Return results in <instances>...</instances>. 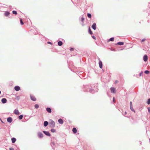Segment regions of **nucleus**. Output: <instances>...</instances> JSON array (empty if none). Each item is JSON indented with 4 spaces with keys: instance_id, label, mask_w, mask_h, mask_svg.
I'll list each match as a JSON object with an SVG mask.
<instances>
[{
    "instance_id": "f257e3e1",
    "label": "nucleus",
    "mask_w": 150,
    "mask_h": 150,
    "mask_svg": "<svg viewBox=\"0 0 150 150\" xmlns=\"http://www.w3.org/2000/svg\"><path fill=\"white\" fill-rule=\"evenodd\" d=\"M49 125L50 127H54L55 126V123L54 121L51 120L49 122Z\"/></svg>"
},
{
    "instance_id": "f03ea898",
    "label": "nucleus",
    "mask_w": 150,
    "mask_h": 150,
    "mask_svg": "<svg viewBox=\"0 0 150 150\" xmlns=\"http://www.w3.org/2000/svg\"><path fill=\"white\" fill-rule=\"evenodd\" d=\"M38 136L40 138H42L43 137V134L40 132H38L37 134Z\"/></svg>"
},
{
    "instance_id": "7ed1b4c3",
    "label": "nucleus",
    "mask_w": 150,
    "mask_h": 150,
    "mask_svg": "<svg viewBox=\"0 0 150 150\" xmlns=\"http://www.w3.org/2000/svg\"><path fill=\"white\" fill-rule=\"evenodd\" d=\"M130 109L132 111H133L134 112V110L132 107V103L131 101L130 102Z\"/></svg>"
},
{
    "instance_id": "20e7f679",
    "label": "nucleus",
    "mask_w": 150,
    "mask_h": 150,
    "mask_svg": "<svg viewBox=\"0 0 150 150\" xmlns=\"http://www.w3.org/2000/svg\"><path fill=\"white\" fill-rule=\"evenodd\" d=\"M30 96L31 99L32 100L35 101L36 100V99L34 96L30 95Z\"/></svg>"
},
{
    "instance_id": "39448f33",
    "label": "nucleus",
    "mask_w": 150,
    "mask_h": 150,
    "mask_svg": "<svg viewBox=\"0 0 150 150\" xmlns=\"http://www.w3.org/2000/svg\"><path fill=\"white\" fill-rule=\"evenodd\" d=\"M148 59V57L147 55H145L143 57V60H144L146 62Z\"/></svg>"
},
{
    "instance_id": "423d86ee",
    "label": "nucleus",
    "mask_w": 150,
    "mask_h": 150,
    "mask_svg": "<svg viewBox=\"0 0 150 150\" xmlns=\"http://www.w3.org/2000/svg\"><path fill=\"white\" fill-rule=\"evenodd\" d=\"M110 90L112 93H115V89L113 87H111L110 88Z\"/></svg>"
},
{
    "instance_id": "0eeeda50",
    "label": "nucleus",
    "mask_w": 150,
    "mask_h": 150,
    "mask_svg": "<svg viewBox=\"0 0 150 150\" xmlns=\"http://www.w3.org/2000/svg\"><path fill=\"white\" fill-rule=\"evenodd\" d=\"M43 132L46 135L48 136H50V134L48 132L44 131Z\"/></svg>"
},
{
    "instance_id": "6e6552de",
    "label": "nucleus",
    "mask_w": 150,
    "mask_h": 150,
    "mask_svg": "<svg viewBox=\"0 0 150 150\" xmlns=\"http://www.w3.org/2000/svg\"><path fill=\"white\" fill-rule=\"evenodd\" d=\"M99 64L100 68L102 69L103 68V64L101 61H99Z\"/></svg>"
},
{
    "instance_id": "1a4fd4ad",
    "label": "nucleus",
    "mask_w": 150,
    "mask_h": 150,
    "mask_svg": "<svg viewBox=\"0 0 150 150\" xmlns=\"http://www.w3.org/2000/svg\"><path fill=\"white\" fill-rule=\"evenodd\" d=\"M14 89L16 91H18L20 89V88L19 86H16Z\"/></svg>"
},
{
    "instance_id": "9d476101",
    "label": "nucleus",
    "mask_w": 150,
    "mask_h": 150,
    "mask_svg": "<svg viewBox=\"0 0 150 150\" xmlns=\"http://www.w3.org/2000/svg\"><path fill=\"white\" fill-rule=\"evenodd\" d=\"M12 119L11 117H9L7 119V121L10 123H11L12 122Z\"/></svg>"
},
{
    "instance_id": "9b49d317",
    "label": "nucleus",
    "mask_w": 150,
    "mask_h": 150,
    "mask_svg": "<svg viewBox=\"0 0 150 150\" xmlns=\"http://www.w3.org/2000/svg\"><path fill=\"white\" fill-rule=\"evenodd\" d=\"M96 24L95 23H93L92 26V28L94 30H95L96 29Z\"/></svg>"
},
{
    "instance_id": "f8f14e48",
    "label": "nucleus",
    "mask_w": 150,
    "mask_h": 150,
    "mask_svg": "<svg viewBox=\"0 0 150 150\" xmlns=\"http://www.w3.org/2000/svg\"><path fill=\"white\" fill-rule=\"evenodd\" d=\"M1 102L3 103H6L7 102L6 99L4 98L1 99Z\"/></svg>"
},
{
    "instance_id": "ddd939ff",
    "label": "nucleus",
    "mask_w": 150,
    "mask_h": 150,
    "mask_svg": "<svg viewBox=\"0 0 150 150\" xmlns=\"http://www.w3.org/2000/svg\"><path fill=\"white\" fill-rule=\"evenodd\" d=\"M14 113L16 115H18L20 114V112L18 110H14Z\"/></svg>"
},
{
    "instance_id": "4468645a",
    "label": "nucleus",
    "mask_w": 150,
    "mask_h": 150,
    "mask_svg": "<svg viewBox=\"0 0 150 150\" xmlns=\"http://www.w3.org/2000/svg\"><path fill=\"white\" fill-rule=\"evenodd\" d=\"M46 110L49 113H51L52 112L51 109L49 108H46Z\"/></svg>"
},
{
    "instance_id": "2eb2a0df",
    "label": "nucleus",
    "mask_w": 150,
    "mask_h": 150,
    "mask_svg": "<svg viewBox=\"0 0 150 150\" xmlns=\"http://www.w3.org/2000/svg\"><path fill=\"white\" fill-rule=\"evenodd\" d=\"M58 122L60 124H62L63 123V120L61 119H59Z\"/></svg>"
},
{
    "instance_id": "dca6fc26",
    "label": "nucleus",
    "mask_w": 150,
    "mask_h": 150,
    "mask_svg": "<svg viewBox=\"0 0 150 150\" xmlns=\"http://www.w3.org/2000/svg\"><path fill=\"white\" fill-rule=\"evenodd\" d=\"M72 131L74 133H76L77 132V129L76 128H73L72 129Z\"/></svg>"
},
{
    "instance_id": "f3484780",
    "label": "nucleus",
    "mask_w": 150,
    "mask_h": 150,
    "mask_svg": "<svg viewBox=\"0 0 150 150\" xmlns=\"http://www.w3.org/2000/svg\"><path fill=\"white\" fill-rule=\"evenodd\" d=\"M48 123L47 121H45L44 123V126H45V127L47 126V125H48Z\"/></svg>"
},
{
    "instance_id": "a211bd4d",
    "label": "nucleus",
    "mask_w": 150,
    "mask_h": 150,
    "mask_svg": "<svg viewBox=\"0 0 150 150\" xmlns=\"http://www.w3.org/2000/svg\"><path fill=\"white\" fill-rule=\"evenodd\" d=\"M11 141L12 143H14L16 141V139L15 138H13L11 139Z\"/></svg>"
},
{
    "instance_id": "6ab92c4d",
    "label": "nucleus",
    "mask_w": 150,
    "mask_h": 150,
    "mask_svg": "<svg viewBox=\"0 0 150 150\" xmlns=\"http://www.w3.org/2000/svg\"><path fill=\"white\" fill-rule=\"evenodd\" d=\"M58 45L61 46L62 45L63 43L62 41H59L58 42Z\"/></svg>"
},
{
    "instance_id": "aec40b11",
    "label": "nucleus",
    "mask_w": 150,
    "mask_h": 150,
    "mask_svg": "<svg viewBox=\"0 0 150 150\" xmlns=\"http://www.w3.org/2000/svg\"><path fill=\"white\" fill-rule=\"evenodd\" d=\"M9 14V13L8 12L6 11L5 12L4 15L6 16H8Z\"/></svg>"
},
{
    "instance_id": "412c9836",
    "label": "nucleus",
    "mask_w": 150,
    "mask_h": 150,
    "mask_svg": "<svg viewBox=\"0 0 150 150\" xmlns=\"http://www.w3.org/2000/svg\"><path fill=\"white\" fill-rule=\"evenodd\" d=\"M124 42H119L117 43V45H124Z\"/></svg>"
},
{
    "instance_id": "4be33fe9",
    "label": "nucleus",
    "mask_w": 150,
    "mask_h": 150,
    "mask_svg": "<svg viewBox=\"0 0 150 150\" xmlns=\"http://www.w3.org/2000/svg\"><path fill=\"white\" fill-rule=\"evenodd\" d=\"M88 32H89V33L91 34V35H92V34H93V33L91 31V29L90 28H89V30H88Z\"/></svg>"
},
{
    "instance_id": "5701e85b",
    "label": "nucleus",
    "mask_w": 150,
    "mask_h": 150,
    "mask_svg": "<svg viewBox=\"0 0 150 150\" xmlns=\"http://www.w3.org/2000/svg\"><path fill=\"white\" fill-rule=\"evenodd\" d=\"M23 116L21 115L18 117V118L19 120H21L23 118Z\"/></svg>"
},
{
    "instance_id": "b1692460",
    "label": "nucleus",
    "mask_w": 150,
    "mask_h": 150,
    "mask_svg": "<svg viewBox=\"0 0 150 150\" xmlns=\"http://www.w3.org/2000/svg\"><path fill=\"white\" fill-rule=\"evenodd\" d=\"M114 38H112L109 40L108 41H114Z\"/></svg>"
},
{
    "instance_id": "393cba45",
    "label": "nucleus",
    "mask_w": 150,
    "mask_h": 150,
    "mask_svg": "<svg viewBox=\"0 0 150 150\" xmlns=\"http://www.w3.org/2000/svg\"><path fill=\"white\" fill-rule=\"evenodd\" d=\"M87 16L89 18H91V14H90V13H88Z\"/></svg>"
},
{
    "instance_id": "a878e982",
    "label": "nucleus",
    "mask_w": 150,
    "mask_h": 150,
    "mask_svg": "<svg viewBox=\"0 0 150 150\" xmlns=\"http://www.w3.org/2000/svg\"><path fill=\"white\" fill-rule=\"evenodd\" d=\"M12 13H13L14 14L16 15L17 14V12L16 11H13Z\"/></svg>"
},
{
    "instance_id": "bb28decb",
    "label": "nucleus",
    "mask_w": 150,
    "mask_h": 150,
    "mask_svg": "<svg viewBox=\"0 0 150 150\" xmlns=\"http://www.w3.org/2000/svg\"><path fill=\"white\" fill-rule=\"evenodd\" d=\"M39 107V106L38 105V104H35V108L37 109Z\"/></svg>"
},
{
    "instance_id": "cd10ccee",
    "label": "nucleus",
    "mask_w": 150,
    "mask_h": 150,
    "mask_svg": "<svg viewBox=\"0 0 150 150\" xmlns=\"http://www.w3.org/2000/svg\"><path fill=\"white\" fill-rule=\"evenodd\" d=\"M51 131L52 132H56V130L54 129H51Z\"/></svg>"
},
{
    "instance_id": "c85d7f7f",
    "label": "nucleus",
    "mask_w": 150,
    "mask_h": 150,
    "mask_svg": "<svg viewBox=\"0 0 150 150\" xmlns=\"http://www.w3.org/2000/svg\"><path fill=\"white\" fill-rule=\"evenodd\" d=\"M144 73L146 74H148L149 73V71L146 70L144 71Z\"/></svg>"
},
{
    "instance_id": "c756f323",
    "label": "nucleus",
    "mask_w": 150,
    "mask_h": 150,
    "mask_svg": "<svg viewBox=\"0 0 150 150\" xmlns=\"http://www.w3.org/2000/svg\"><path fill=\"white\" fill-rule=\"evenodd\" d=\"M21 24V25H23L24 24L23 22L22 21V19L20 18V19Z\"/></svg>"
},
{
    "instance_id": "7c9ffc66",
    "label": "nucleus",
    "mask_w": 150,
    "mask_h": 150,
    "mask_svg": "<svg viewBox=\"0 0 150 150\" xmlns=\"http://www.w3.org/2000/svg\"><path fill=\"white\" fill-rule=\"evenodd\" d=\"M84 18H83V17H82L81 18V22L83 23V22H84Z\"/></svg>"
},
{
    "instance_id": "2f4dec72",
    "label": "nucleus",
    "mask_w": 150,
    "mask_h": 150,
    "mask_svg": "<svg viewBox=\"0 0 150 150\" xmlns=\"http://www.w3.org/2000/svg\"><path fill=\"white\" fill-rule=\"evenodd\" d=\"M147 103L148 105L150 104V98L148 99Z\"/></svg>"
},
{
    "instance_id": "473e14b6",
    "label": "nucleus",
    "mask_w": 150,
    "mask_h": 150,
    "mask_svg": "<svg viewBox=\"0 0 150 150\" xmlns=\"http://www.w3.org/2000/svg\"><path fill=\"white\" fill-rule=\"evenodd\" d=\"M74 50V49L73 48H71L70 49V50L71 51H73Z\"/></svg>"
},
{
    "instance_id": "72a5a7b5",
    "label": "nucleus",
    "mask_w": 150,
    "mask_h": 150,
    "mask_svg": "<svg viewBox=\"0 0 150 150\" xmlns=\"http://www.w3.org/2000/svg\"><path fill=\"white\" fill-rule=\"evenodd\" d=\"M10 150H14V149L12 147H11L9 148Z\"/></svg>"
},
{
    "instance_id": "f704fd0d",
    "label": "nucleus",
    "mask_w": 150,
    "mask_h": 150,
    "mask_svg": "<svg viewBox=\"0 0 150 150\" xmlns=\"http://www.w3.org/2000/svg\"><path fill=\"white\" fill-rule=\"evenodd\" d=\"M147 109H148V110L149 112L150 113V107H149V108H148Z\"/></svg>"
},
{
    "instance_id": "c9c22d12",
    "label": "nucleus",
    "mask_w": 150,
    "mask_h": 150,
    "mask_svg": "<svg viewBox=\"0 0 150 150\" xmlns=\"http://www.w3.org/2000/svg\"><path fill=\"white\" fill-rule=\"evenodd\" d=\"M143 73V72L142 71L139 74V76H141Z\"/></svg>"
},
{
    "instance_id": "e433bc0d",
    "label": "nucleus",
    "mask_w": 150,
    "mask_h": 150,
    "mask_svg": "<svg viewBox=\"0 0 150 150\" xmlns=\"http://www.w3.org/2000/svg\"><path fill=\"white\" fill-rule=\"evenodd\" d=\"M113 102H114V103H115V98L114 97H113Z\"/></svg>"
},
{
    "instance_id": "4c0bfd02",
    "label": "nucleus",
    "mask_w": 150,
    "mask_h": 150,
    "mask_svg": "<svg viewBox=\"0 0 150 150\" xmlns=\"http://www.w3.org/2000/svg\"><path fill=\"white\" fill-rule=\"evenodd\" d=\"M118 81L116 80V81H115V84H116V83H118Z\"/></svg>"
},
{
    "instance_id": "58836bf2",
    "label": "nucleus",
    "mask_w": 150,
    "mask_h": 150,
    "mask_svg": "<svg viewBox=\"0 0 150 150\" xmlns=\"http://www.w3.org/2000/svg\"><path fill=\"white\" fill-rule=\"evenodd\" d=\"M47 43L48 44H52V43L50 42H47Z\"/></svg>"
},
{
    "instance_id": "ea45409f",
    "label": "nucleus",
    "mask_w": 150,
    "mask_h": 150,
    "mask_svg": "<svg viewBox=\"0 0 150 150\" xmlns=\"http://www.w3.org/2000/svg\"><path fill=\"white\" fill-rule=\"evenodd\" d=\"M92 38H93V39H96V38H95V36H93L92 37Z\"/></svg>"
},
{
    "instance_id": "a19ab883",
    "label": "nucleus",
    "mask_w": 150,
    "mask_h": 150,
    "mask_svg": "<svg viewBox=\"0 0 150 150\" xmlns=\"http://www.w3.org/2000/svg\"><path fill=\"white\" fill-rule=\"evenodd\" d=\"M145 39H143V40H142V42H143L144 41H145Z\"/></svg>"
},
{
    "instance_id": "79ce46f5",
    "label": "nucleus",
    "mask_w": 150,
    "mask_h": 150,
    "mask_svg": "<svg viewBox=\"0 0 150 150\" xmlns=\"http://www.w3.org/2000/svg\"><path fill=\"white\" fill-rule=\"evenodd\" d=\"M127 114V112H125V115H126Z\"/></svg>"
},
{
    "instance_id": "37998d69",
    "label": "nucleus",
    "mask_w": 150,
    "mask_h": 150,
    "mask_svg": "<svg viewBox=\"0 0 150 150\" xmlns=\"http://www.w3.org/2000/svg\"><path fill=\"white\" fill-rule=\"evenodd\" d=\"M84 25V24H82V26H83Z\"/></svg>"
}]
</instances>
